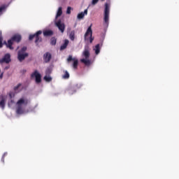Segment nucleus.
I'll return each instance as SVG.
<instances>
[{"label": "nucleus", "instance_id": "39448f33", "mask_svg": "<svg viewBox=\"0 0 179 179\" xmlns=\"http://www.w3.org/2000/svg\"><path fill=\"white\" fill-rule=\"evenodd\" d=\"M41 34H43V31H38L36 34L29 35V40L31 41L33 38H35V43L36 45H38V43L43 41V38L40 37Z\"/></svg>", "mask_w": 179, "mask_h": 179}, {"label": "nucleus", "instance_id": "7c9ffc66", "mask_svg": "<svg viewBox=\"0 0 179 179\" xmlns=\"http://www.w3.org/2000/svg\"><path fill=\"white\" fill-rule=\"evenodd\" d=\"M2 78H3V73H1V74L0 75V79H2Z\"/></svg>", "mask_w": 179, "mask_h": 179}, {"label": "nucleus", "instance_id": "ddd939ff", "mask_svg": "<svg viewBox=\"0 0 179 179\" xmlns=\"http://www.w3.org/2000/svg\"><path fill=\"white\" fill-rule=\"evenodd\" d=\"M54 34V32L52 30H46L43 31V36L45 37H50Z\"/></svg>", "mask_w": 179, "mask_h": 179}, {"label": "nucleus", "instance_id": "1a4fd4ad", "mask_svg": "<svg viewBox=\"0 0 179 179\" xmlns=\"http://www.w3.org/2000/svg\"><path fill=\"white\" fill-rule=\"evenodd\" d=\"M71 61H73V69H78V65H79V60L76 58H73L72 55H69L67 59V62H71Z\"/></svg>", "mask_w": 179, "mask_h": 179}, {"label": "nucleus", "instance_id": "f704fd0d", "mask_svg": "<svg viewBox=\"0 0 179 179\" xmlns=\"http://www.w3.org/2000/svg\"><path fill=\"white\" fill-rule=\"evenodd\" d=\"M2 160H3V157L2 158Z\"/></svg>", "mask_w": 179, "mask_h": 179}, {"label": "nucleus", "instance_id": "4be33fe9", "mask_svg": "<svg viewBox=\"0 0 179 179\" xmlns=\"http://www.w3.org/2000/svg\"><path fill=\"white\" fill-rule=\"evenodd\" d=\"M0 107L1 108H5V99H1L0 101Z\"/></svg>", "mask_w": 179, "mask_h": 179}, {"label": "nucleus", "instance_id": "412c9836", "mask_svg": "<svg viewBox=\"0 0 179 179\" xmlns=\"http://www.w3.org/2000/svg\"><path fill=\"white\" fill-rule=\"evenodd\" d=\"M43 79L45 80V82H51V80H52V78H51L50 76H45Z\"/></svg>", "mask_w": 179, "mask_h": 179}, {"label": "nucleus", "instance_id": "0eeeda50", "mask_svg": "<svg viewBox=\"0 0 179 179\" xmlns=\"http://www.w3.org/2000/svg\"><path fill=\"white\" fill-rule=\"evenodd\" d=\"M89 35L90 42L93 43V40H94V38H93V31L92 30V24L87 28V31L85 34L84 38L85 41L89 40V38H87Z\"/></svg>", "mask_w": 179, "mask_h": 179}, {"label": "nucleus", "instance_id": "dca6fc26", "mask_svg": "<svg viewBox=\"0 0 179 179\" xmlns=\"http://www.w3.org/2000/svg\"><path fill=\"white\" fill-rule=\"evenodd\" d=\"M94 50L96 55H98V54H100V44L96 45Z\"/></svg>", "mask_w": 179, "mask_h": 179}, {"label": "nucleus", "instance_id": "7ed1b4c3", "mask_svg": "<svg viewBox=\"0 0 179 179\" xmlns=\"http://www.w3.org/2000/svg\"><path fill=\"white\" fill-rule=\"evenodd\" d=\"M20 41H22V36L20 34H15L8 41V43L5 42V44L8 48L13 50L12 46L13 45V43H20Z\"/></svg>", "mask_w": 179, "mask_h": 179}, {"label": "nucleus", "instance_id": "423d86ee", "mask_svg": "<svg viewBox=\"0 0 179 179\" xmlns=\"http://www.w3.org/2000/svg\"><path fill=\"white\" fill-rule=\"evenodd\" d=\"M110 16V5L107 3H105V10H104V22L106 24L108 25V19Z\"/></svg>", "mask_w": 179, "mask_h": 179}, {"label": "nucleus", "instance_id": "9b49d317", "mask_svg": "<svg viewBox=\"0 0 179 179\" xmlns=\"http://www.w3.org/2000/svg\"><path fill=\"white\" fill-rule=\"evenodd\" d=\"M1 64H9L10 62V55L7 53L4 55V57L0 60Z\"/></svg>", "mask_w": 179, "mask_h": 179}, {"label": "nucleus", "instance_id": "f8f14e48", "mask_svg": "<svg viewBox=\"0 0 179 179\" xmlns=\"http://www.w3.org/2000/svg\"><path fill=\"white\" fill-rule=\"evenodd\" d=\"M51 58H52V56L51 53L47 52L43 55V61L45 62V64H48L50 61H51Z\"/></svg>", "mask_w": 179, "mask_h": 179}, {"label": "nucleus", "instance_id": "f257e3e1", "mask_svg": "<svg viewBox=\"0 0 179 179\" xmlns=\"http://www.w3.org/2000/svg\"><path fill=\"white\" fill-rule=\"evenodd\" d=\"M82 57L83 59H80V62L84 64L85 66H90L92 61L89 59V58H90V48H89V46L85 47L82 53Z\"/></svg>", "mask_w": 179, "mask_h": 179}, {"label": "nucleus", "instance_id": "c756f323", "mask_svg": "<svg viewBox=\"0 0 179 179\" xmlns=\"http://www.w3.org/2000/svg\"><path fill=\"white\" fill-rule=\"evenodd\" d=\"M84 13V15H87V9H85V10H84V13Z\"/></svg>", "mask_w": 179, "mask_h": 179}, {"label": "nucleus", "instance_id": "72a5a7b5", "mask_svg": "<svg viewBox=\"0 0 179 179\" xmlns=\"http://www.w3.org/2000/svg\"><path fill=\"white\" fill-rule=\"evenodd\" d=\"M11 103H13V101H11Z\"/></svg>", "mask_w": 179, "mask_h": 179}, {"label": "nucleus", "instance_id": "9d476101", "mask_svg": "<svg viewBox=\"0 0 179 179\" xmlns=\"http://www.w3.org/2000/svg\"><path fill=\"white\" fill-rule=\"evenodd\" d=\"M55 23V26L58 27L61 33H64L65 31V24L62 23L61 20L56 21Z\"/></svg>", "mask_w": 179, "mask_h": 179}, {"label": "nucleus", "instance_id": "393cba45", "mask_svg": "<svg viewBox=\"0 0 179 179\" xmlns=\"http://www.w3.org/2000/svg\"><path fill=\"white\" fill-rule=\"evenodd\" d=\"M2 41H3V38H2V36H0V48L3 47V43H2Z\"/></svg>", "mask_w": 179, "mask_h": 179}, {"label": "nucleus", "instance_id": "6ab92c4d", "mask_svg": "<svg viewBox=\"0 0 179 179\" xmlns=\"http://www.w3.org/2000/svg\"><path fill=\"white\" fill-rule=\"evenodd\" d=\"M64 75L62 76L63 79H69V73L68 71H64Z\"/></svg>", "mask_w": 179, "mask_h": 179}, {"label": "nucleus", "instance_id": "2f4dec72", "mask_svg": "<svg viewBox=\"0 0 179 179\" xmlns=\"http://www.w3.org/2000/svg\"><path fill=\"white\" fill-rule=\"evenodd\" d=\"M22 73H26V70H22Z\"/></svg>", "mask_w": 179, "mask_h": 179}, {"label": "nucleus", "instance_id": "bb28decb", "mask_svg": "<svg viewBox=\"0 0 179 179\" xmlns=\"http://www.w3.org/2000/svg\"><path fill=\"white\" fill-rule=\"evenodd\" d=\"M71 10H72V8H71V7L67 8V10H66L67 15H71Z\"/></svg>", "mask_w": 179, "mask_h": 179}, {"label": "nucleus", "instance_id": "c9c22d12", "mask_svg": "<svg viewBox=\"0 0 179 179\" xmlns=\"http://www.w3.org/2000/svg\"><path fill=\"white\" fill-rule=\"evenodd\" d=\"M102 1H104V0H101Z\"/></svg>", "mask_w": 179, "mask_h": 179}, {"label": "nucleus", "instance_id": "b1692460", "mask_svg": "<svg viewBox=\"0 0 179 179\" xmlns=\"http://www.w3.org/2000/svg\"><path fill=\"white\" fill-rule=\"evenodd\" d=\"M51 72H52V71L51 70V69L48 68L45 71V75L46 76H50V74L51 73Z\"/></svg>", "mask_w": 179, "mask_h": 179}, {"label": "nucleus", "instance_id": "a878e982", "mask_svg": "<svg viewBox=\"0 0 179 179\" xmlns=\"http://www.w3.org/2000/svg\"><path fill=\"white\" fill-rule=\"evenodd\" d=\"M20 86H22V84L21 83H19L17 86H15L14 87V90L16 92L17 91V90L19 89V87H20Z\"/></svg>", "mask_w": 179, "mask_h": 179}, {"label": "nucleus", "instance_id": "2eb2a0df", "mask_svg": "<svg viewBox=\"0 0 179 179\" xmlns=\"http://www.w3.org/2000/svg\"><path fill=\"white\" fill-rule=\"evenodd\" d=\"M66 90L69 94H73V93H76L75 87H69Z\"/></svg>", "mask_w": 179, "mask_h": 179}, {"label": "nucleus", "instance_id": "473e14b6", "mask_svg": "<svg viewBox=\"0 0 179 179\" xmlns=\"http://www.w3.org/2000/svg\"><path fill=\"white\" fill-rule=\"evenodd\" d=\"M10 97H12V95H11V94H10Z\"/></svg>", "mask_w": 179, "mask_h": 179}, {"label": "nucleus", "instance_id": "6e6552de", "mask_svg": "<svg viewBox=\"0 0 179 179\" xmlns=\"http://www.w3.org/2000/svg\"><path fill=\"white\" fill-rule=\"evenodd\" d=\"M31 78H35L36 83H41V74L37 70L31 74Z\"/></svg>", "mask_w": 179, "mask_h": 179}, {"label": "nucleus", "instance_id": "5701e85b", "mask_svg": "<svg viewBox=\"0 0 179 179\" xmlns=\"http://www.w3.org/2000/svg\"><path fill=\"white\" fill-rule=\"evenodd\" d=\"M78 19H83L85 17V13H80L77 16Z\"/></svg>", "mask_w": 179, "mask_h": 179}, {"label": "nucleus", "instance_id": "c85d7f7f", "mask_svg": "<svg viewBox=\"0 0 179 179\" xmlns=\"http://www.w3.org/2000/svg\"><path fill=\"white\" fill-rule=\"evenodd\" d=\"M3 9H5V7L3 6L0 7V13L1 12H2V10H3Z\"/></svg>", "mask_w": 179, "mask_h": 179}, {"label": "nucleus", "instance_id": "a211bd4d", "mask_svg": "<svg viewBox=\"0 0 179 179\" xmlns=\"http://www.w3.org/2000/svg\"><path fill=\"white\" fill-rule=\"evenodd\" d=\"M69 38L71 40V41H73L75 40V31H71L69 34Z\"/></svg>", "mask_w": 179, "mask_h": 179}, {"label": "nucleus", "instance_id": "f03ea898", "mask_svg": "<svg viewBox=\"0 0 179 179\" xmlns=\"http://www.w3.org/2000/svg\"><path fill=\"white\" fill-rule=\"evenodd\" d=\"M27 104H29V99L24 98L20 99L16 103V113L19 115L24 114V108H23V106L26 107Z\"/></svg>", "mask_w": 179, "mask_h": 179}, {"label": "nucleus", "instance_id": "aec40b11", "mask_svg": "<svg viewBox=\"0 0 179 179\" xmlns=\"http://www.w3.org/2000/svg\"><path fill=\"white\" fill-rule=\"evenodd\" d=\"M51 45H55L57 44V38L55 37H52L50 39Z\"/></svg>", "mask_w": 179, "mask_h": 179}, {"label": "nucleus", "instance_id": "f3484780", "mask_svg": "<svg viewBox=\"0 0 179 179\" xmlns=\"http://www.w3.org/2000/svg\"><path fill=\"white\" fill-rule=\"evenodd\" d=\"M61 15H62V8L59 7L57 10L55 19H58V17H59V16H61Z\"/></svg>", "mask_w": 179, "mask_h": 179}, {"label": "nucleus", "instance_id": "4468645a", "mask_svg": "<svg viewBox=\"0 0 179 179\" xmlns=\"http://www.w3.org/2000/svg\"><path fill=\"white\" fill-rule=\"evenodd\" d=\"M68 44H69V41L68 39H65L64 44L62 45L60 47V50L62 51V50H65V48H66V47H68Z\"/></svg>", "mask_w": 179, "mask_h": 179}, {"label": "nucleus", "instance_id": "20e7f679", "mask_svg": "<svg viewBox=\"0 0 179 179\" xmlns=\"http://www.w3.org/2000/svg\"><path fill=\"white\" fill-rule=\"evenodd\" d=\"M27 51V47L24 46L17 52V59L20 62L24 61L27 57H29V53L26 52Z\"/></svg>", "mask_w": 179, "mask_h": 179}, {"label": "nucleus", "instance_id": "cd10ccee", "mask_svg": "<svg viewBox=\"0 0 179 179\" xmlns=\"http://www.w3.org/2000/svg\"><path fill=\"white\" fill-rule=\"evenodd\" d=\"M99 2V0H92V5H96Z\"/></svg>", "mask_w": 179, "mask_h": 179}]
</instances>
